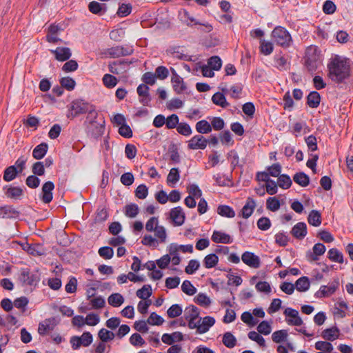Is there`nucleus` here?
Listing matches in <instances>:
<instances>
[{"label":"nucleus","mask_w":353,"mask_h":353,"mask_svg":"<svg viewBox=\"0 0 353 353\" xmlns=\"http://www.w3.org/2000/svg\"><path fill=\"white\" fill-rule=\"evenodd\" d=\"M327 68L329 78L336 83H342L351 74L350 60L339 55L331 59Z\"/></svg>","instance_id":"obj_1"},{"label":"nucleus","mask_w":353,"mask_h":353,"mask_svg":"<svg viewBox=\"0 0 353 353\" xmlns=\"http://www.w3.org/2000/svg\"><path fill=\"white\" fill-rule=\"evenodd\" d=\"M85 113H88V117L92 119H95L98 114L92 105L83 100H75L71 103L70 113L68 117H72L74 118L79 114Z\"/></svg>","instance_id":"obj_2"},{"label":"nucleus","mask_w":353,"mask_h":353,"mask_svg":"<svg viewBox=\"0 0 353 353\" xmlns=\"http://www.w3.org/2000/svg\"><path fill=\"white\" fill-rule=\"evenodd\" d=\"M272 37L274 43L283 48L289 47L292 41L290 32L281 26L274 28L272 32Z\"/></svg>","instance_id":"obj_3"},{"label":"nucleus","mask_w":353,"mask_h":353,"mask_svg":"<svg viewBox=\"0 0 353 353\" xmlns=\"http://www.w3.org/2000/svg\"><path fill=\"white\" fill-rule=\"evenodd\" d=\"M93 341L92 335L89 332H85L81 336H73L70 338V344L73 350H78L81 346L88 347Z\"/></svg>","instance_id":"obj_4"},{"label":"nucleus","mask_w":353,"mask_h":353,"mask_svg":"<svg viewBox=\"0 0 353 353\" xmlns=\"http://www.w3.org/2000/svg\"><path fill=\"white\" fill-rule=\"evenodd\" d=\"M316 50L310 47L307 49L305 53V65L310 72H314L319 65V55L316 53Z\"/></svg>","instance_id":"obj_5"},{"label":"nucleus","mask_w":353,"mask_h":353,"mask_svg":"<svg viewBox=\"0 0 353 353\" xmlns=\"http://www.w3.org/2000/svg\"><path fill=\"white\" fill-rule=\"evenodd\" d=\"M185 319L188 321L190 329H195L196 321L199 319V310L194 305H190L185 310Z\"/></svg>","instance_id":"obj_6"},{"label":"nucleus","mask_w":353,"mask_h":353,"mask_svg":"<svg viewBox=\"0 0 353 353\" xmlns=\"http://www.w3.org/2000/svg\"><path fill=\"white\" fill-rule=\"evenodd\" d=\"M339 282L338 280H335L330 282L327 285L321 286L320 289L315 293L316 298L328 297L333 294L336 290L339 288Z\"/></svg>","instance_id":"obj_7"},{"label":"nucleus","mask_w":353,"mask_h":353,"mask_svg":"<svg viewBox=\"0 0 353 353\" xmlns=\"http://www.w3.org/2000/svg\"><path fill=\"white\" fill-rule=\"evenodd\" d=\"M214 323L215 319L212 316H207L203 319L199 318L196 321L195 329H196L197 333L204 334L207 332Z\"/></svg>","instance_id":"obj_8"},{"label":"nucleus","mask_w":353,"mask_h":353,"mask_svg":"<svg viewBox=\"0 0 353 353\" xmlns=\"http://www.w3.org/2000/svg\"><path fill=\"white\" fill-rule=\"evenodd\" d=\"M283 314L288 317L285 320L288 325L300 326L303 323V320L299 315V312L296 310L288 307L284 310Z\"/></svg>","instance_id":"obj_9"},{"label":"nucleus","mask_w":353,"mask_h":353,"mask_svg":"<svg viewBox=\"0 0 353 353\" xmlns=\"http://www.w3.org/2000/svg\"><path fill=\"white\" fill-rule=\"evenodd\" d=\"M54 189V185L52 181L46 182L41 189L40 199L46 204L50 203L53 199L52 191Z\"/></svg>","instance_id":"obj_10"},{"label":"nucleus","mask_w":353,"mask_h":353,"mask_svg":"<svg viewBox=\"0 0 353 353\" xmlns=\"http://www.w3.org/2000/svg\"><path fill=\"white\" fill-rule=\"evenodd\" d=\"M149 90V87L145 84H140L137 88L139 102L145 106L150 105L152 100Z\"/></svg>","instance_id":"obj_11"},{"label":"nucleus","mask_w":353,"mask_h":353,"mask_svg":"<svg viewBox=\"0 0 353 353\" xmlns=\"http://www.w3.org/2000/svg\"><path fill=\"white\" fill-rule=\"evenodd\" d=\"M242 261L252 268H259L261 265V260L259 257L253 252L246 251L241 256Z\"/></svg>","instance_id":"obj_12"},{"label":"nucleus","mask_w":353,"mask_h":353,"mask_svg":"<svg viewBox=\"0 0 353 353\" xmlns=\"http://www.w3.org/2000/svg\"><path fill=\"white\" fill-rule=\"evenodd\" d=\"M208 143V140L202 135H195L188 141V147L190 150H204Z\"/></svg>","instance_id":"obj_13"},{"label":"nucleus","mask_w":353,"mask_h":353,"mask_svg":"<svg viewBox=\"0 0 353 353\" xmlns=\"http://www.w3.org/2000/svg\"><path fill=\"white\" fill-rule=\"evenodd\" d=\"M170 218L174 225H182L185 221V216L183 209L179 206L172 208L170 212Z\"/></svg>","instance_id":"obj_14"},{"label":"nucleus","mask_w":353,"mask_h":353,"mask_svg":"<svg viewBox=\"0 0 353 353\" xmlns=\"http://www.w3.org/2000/svg\"><path fill=\"white\" fill-rule=\"evenodd\" d=\"M55 318L46 319L39 324L38 333L41 336L46 335L49 332L52 331L56 326Z\"/></svg>","instance_id":"obj_15"},{"label":"nucleus","mask_w":353,"mask_h":353,"mask_svg":"<svg viewBox=\"0 0 353 353\" xmlns=\"http://www.w3.org/2000/svg\"><path fill=\"white\" fill-rule=\"evenodd\" d=\"M179 16L181 21L188 26H192V23L195 25L199 24L205 26L208 32L212 30V28L210 25L208 23H201L197 21L190 14V13L186 10H183L182 12H181Z\"/></svg>","instance_id":"obj_16"},{"label":"nucleus","mask_w":353,"mask_h":353,"mask_svg":"<svg viewBox=\"0 0 353 353\" xmlns=\"http://www.w3.org/2000/svg\"><path fill=\"white\" fill-rule=\"evenodd\" d=\"M171 70L172 74L171 82L173 89L177 94H180L186 89L185 84L183 79L176 72L174 69L171 68Z\"/></svg>","instance_id":"obj_17"},{"label":"nucleus","mask_w":353,"mask_h":353,"mask_svg":"<svg viewBox=\"0 0 353 353\" xmlns=\"http://www.w3.org/2000/svg\"><path fill=\"white\" fill-rule=\"evenodd\" d=\"M325 247L323 243H316L312 248V252L307 253V258L310 261H316L319 260V256L325 253Z\"/></svg>","instance_id":"obj_18"},{"label":"nucleus","mask_w":353,"mask_h":353,"mask_svg":"<svg viewBox=\"0 0 353 353\" xmlns=\"http://www.w3.org/2000/svg\"><path fill=\"white\" fill-rule=\"evenodd\" d=\"M51 52L55 56V59L59 61H65L71 57V50L69 48L58 47L55 50H52Z\"/></svg>","instance_id":"obj_19"},{"label":"nucleus","mask_w":353,"mask_h":353,"mask_svg":"<svg viewBox=\"0 0 353 353\" xmlns=\"http://www.w3.org/2000/svg\"><path fill=\"white\" fill-rule=\"evenodd\" d=\"M291 234L298 239H303L307 234V226L303 222H299L292 229Z\"/></svg>","instance_id":"obj_20"},{"label":"nucleus","mask_w":353,"mask_h":353,"mask_svg":"<svg viewBox=\"0 0 353 353\" xmlns=\"http://www.w3.org/2000/svg\"><path fill=\"white\" fill-rule=\"evenodd\" d=\"M339 335L340 330L336 326H333L330 328H327L321 332L322 338L328 341H333L339 339Z\"/></svg>","instance_id":"obj_21"},{"label":"nucleus","mask_w":353,"mask_h":353,"mask_svg":"<svg viewBox=\"0 0 353 353\" xmlns=\"http://www.w3.org/2000/svg\"><path fill=\"white\" fill-rule=\"evenodd\" d=\"M106 54L109 55L110 57L117 58L127 56L130 54V52L128 49L122 46H117L108 48L107 50Z\"/></svg>","instance_id":"obj_22"},{"label":"nucleus","mask_w":353,"mask_h":353,"mask_svg":"<svg viewBox=\"0 0 353 353\" xmlns=\"http://www.w3.org/2000/svg\"><path fill=\"white\" fill-rule=\"evenodd\" d=\"M255 207V201L252 198L248 197L245 205L241 210L242 216L244 219L249 218L252 214Z\"/></svg>","instance_id":"obj_23"},{"label":"nucleus","mask_w":353,"mask_h":353,"mask_svg":"<svg viewBox=\"0 0 353 353\" xmlns=\"http://www.w3.org/2000/svg\"><path fill=\"white\" fill-rule=\"evenodd\" d=\"M19 212L11 205L0 206V218L11 219L18 216Z\"/></svg>","instance_id":"obj_24"},{"label":"nucleus","mask_w":353,"mask_h":353,"mask_svg":"<svg viewBox=\"0 0 353 353\" xmlns=\"http://www.w3.org/2000/svg\"><path fill=\"white\" fill-rule=\"evenodd\" d=\"M48 145L46 143H41L37 145L32 151V156L35 159H43L47 153Z\"/></svg>","instance_id":"obj_25"},{"label":"nucleus","mask_w":353,"mask_h":353,"mask_svg":"<svg viewBox=\"0 0 353 353\" xmlns=\"http://www.w3.org/2000/svg\"><path fill=\"white\" fill-rule=\"evenodd\" d=\"M212 240L215 243H230L232 242V239L229 234L219 231H214L213 232Z\"/></svg>","instance_id":"obj_26"},{"label":"nucleus","mask_w":353,"mask_h":353,"mask_svg":"<svg viewBox=\"0 0 353 353\" xmlns=\"http://www.w3.org/2000/svg\"><path fill=\"white\" fill-rule=\"evenodd\" d=\"M89 11L95 14H102L105 12V5L97 1H91L88 5Z\"/></svg>","instance_id":"obj_27"},{"label":"nucleus","mask_w":353,"mask_h":353,"mask_svg":"<svg viewBox=\"0 0 353 353\" xmlns=\"http://www.w3.org/2000/svg\"><path fill=\"white\" fill-rule=\"evenodd\" d=\"M20 279L23 283L29 285H33L37 281V276L32 274L29 270H23Z\"/></svg>","instance_id":"obj_28"},{"label":"nucleus","mask_w":353,"mask_h":353,"mask_svg":"<svg viewBox=\"0 0 353 353\" xmlns=\"http://www.w3.org/2000/svg\"><path fill=\"white\" fill-rule=\"evenodd\" d=\"M294 181L301 187H306L309 185L310 178L304 172L296 173L293 176Z\"/></svg>","instance_id":"obj_29"},{"label":"nucleus","mask_w":353,"mask_h":353,"mask_svg":"<svg viewBox=\"0 0 353 353\" xmlns=\"http://www.w3.org/2000/svg\"><path fill=\"white\" fill-rule=\"evenodd\" d=\"M308 223L315 227H318L321 224V214L315 210H312L307 217Z\"/></svg>","instance_id":"obj_30"},{"label":"nucleus","mask_w":353,"mask_h":353,"mask_svg":"<svg viewBox=\"0 0 353 353\" xmlns=\"http://www.w3.org/2000/svg\"><path fill=\"white\" fill-rule=\"evenodd\" d=\"M212 101L215 105L221 108H227L230 105V103L226 101L224 94L219 92L214 94L212 97Z\"/></svg>","instance_id":"obj_31"},{"label":"nucleus","mask_w":353,"mask_h":353,"mask_svg":"<svg viewBox=\"0 0 353 353\" xmlns=\"http://www.w3.org/2000/svg\"><path fill=\"white\" fill-rule=\"evenodd\" d=\"M321 101L320 94L316 92H311L307 97V105L312 108H316L319 106Z\"/></svg>","instance_id":"obj_32"},{"label":"nucleus","mask_w":353,"mask_h":353,"mask_svg":"<svg viewBox=\"0 0 353 353\" xmlns=\"http://www.w3.org/2000/svg\"><path fill=\"white\" fill-rule=\"evenodd\" d=\"M295 288L299 292H305L309 290L310 283L307 276L299 278L294 284Z\"/></svg>","instance_id":"obj_33"},{"label":"nucleus","mask_w":353,"mask_h":353,"mask_svg":"<svg viewBox=\"0 0 353 353\" xmlns=\"http://www.w3.org/2000/svg\"><path fill=\"white\" fill-rule=\"evenodd\" d=\"M196 131L200 134H208L212 131L210 123L206 120H201L196 123Z\"/></svg>","instance_id":"obj_34"},{"label":"nucleus","mask_w":353,"mask_h":353,"mask_svg":"<svg viewBox=\"0 0 353 353\" xmlns=\"http://www.w3.org/2000/svg\"><path fill=\"white\" fill-rule=\"evenodd\" d=\"M108 303L115 307H119L124 302L123 296L119 293H113L108 298Z\"/></svg>","instance_id":"obj_35"},{"label":"nucleus","mask_w":353,"mask_h":353,"mask_svg":"<svg viewBox=\"0 0 353 353\" xmlns=\"http://www.w3.org/2000/svg\"><path fill=\"white\" fill-rule=\"evenodd\" d=\"M180 179L179 170L178 168H173L170 170L167 176V183L169 185L173 186Z\"/></svg>","instance_id":"obj_36"},{"label":"nucleus","mask_w":353,"mask_h":353,"mask_svg":"<svg viewBox=\"0 0 353 353\" xmlns=\"http://www.w3.org/2000/svg\"><path fill=\"white\" fill-rule=\"evenodd\" d=\"M217 213L221 216L233 218L235 216L234 210L226 205H221L217 208Z\"/></svg>","instance_id":"obj_37"},{"label":"nucleus","mask_w":353,"mask_h":353,"mask_svg":"<svg viewBox=\"0 0 353 353\" xmlns=\"http://www.w3.org/2000/svg\"><path fill=\"white\" fill-rule=\"evenodd\" d=\"M327 257L330 260L339 263H343V254L336 248H332L328 251Z\"/></svg>","instance_id":"obj_38"},{"label":"nucleus","mask_w":353,"mask_h":353,"mask_svg":"<svg viewBox=\"0 0 353 353\" xmlns=\"http://www.w3.org/2000/svg\"><path fill=\"white\" fill-rule=\"evenodd\" d=\"M23 194V190L19 187H10L5 192L8 198L12 199H19Z\"/></svg>","instance_id":"obj_39"},{"label":"nucleus","mask_w":353,"mask_h":353,"mask_svg":"<svg viewBox=\"0 0 353 353\" xmlns=\"http://www.w3.org/2000/svg\"><path fill=\"white\" fill-rule=\"evenodd\" d=\"M222 342L227 347L232 348L236 345V339L232 333L226 332L223 336Z\"/></svg>","instance_id":"obj_40"},{"label":"nucleus","mask_w":353,"mask_h":353,"mask_svg":"<svg viewBox=\"0 0 353 353\" xmlns=\"http://www.w3.org/2000/svg\"><path fill=\"white\" fill-rule=\"evenodd\" d=\"M98 336L102 342H108L114 339L115 334L105 328H101L99 331Z\"/></svg>","instance_id":"obj_41"},{"label":"nucleus","mask_w":353,"mask_h":353,"mask_svg":"<svg viewBox=\"0 0 353 353\" xmlns=\"http://www.w3.org/2000/svg\"><path fill=\"white\" fill-rule=\"evenodd\" d=\"M139 207L135 203L128 204L125 206L124 213L126 216L134 218L139 214Z\"/></svg>","instance_id":"obj_42"},{"label":"nucleus","mask_w":353,"mask_h":353,"mask_svg":"<svg viewBox=\"0 0 353 353\" xmlns=\"http://www.w3.org/2000/svg\"><path fill=\"white\" fill-rule=\"evenodd\" d=\"M137 296L141 299H147L152 295V288L150 285H144L141 289L137 291Z\"/></svg>","instance_id":"obj_43"},{"label":"nucleus","mask_w":353,"mask_h":353,"mask_svg":"<svg viewBox=\"0 0 353 353\" xmlns=\"http://www.w3.org/2000/svg\"><path fill=\"white\" fill-rule=\"evenodd\" d=\"M18 170H17L15 165H10L5 170L3 179L6 181H11L15 179Z\"/></svg>","instance_id":"obj_44"},{"label":"nucleus","mask_w":353,"mask_h":353,"mask_svg":"<svg viewBox=\"0 0 353 353\" xmlns=\"http://www.w3.org/2000/svg\"><path fill=\"white\" fill-rule=\"evenodd\" d=\"M273 44L264 39L260 40V51L265 55H269L273 52Z\"/></svg>","instance_id":"obj_45"},{"label":"nucleus","mask_w":353,"mask_h":353,"mask_svg":"<svg viewBox=\"0 0 353 353\" xmlns=\"http://www.w3.org/2000/svg\"><path fill=\"white\" fill-rule=\"evenodd\" d=\"M194 301L198 305L203 306V307H208L211 303V300L210 297H208L204 293H199L195 297H194Z\"/></svg>","instance_id":"obj_46"},{"label":"nucleus","mask_w":353,"mask_h":353,"mask_svg":"<svg viewBox=\"0 0 353 353\" xmlns=\"http://www.w3.org/2000/svg\"><path fill=\"white\" fill-rule=\"evenodd\" d=\"M219 258L215 254H210L204 258V265L206 268H212L216 265Z\"/></svg>","instance_id":"obj_47"},{"label":"nucleus","mask_w":353,"mask_h":353,"mask_svg":"<svg viewBox=\"0 0 353 353\" xmlns=\"http://www.w3.org/2000/svg\"><path fill=\"white\" fill-rule=\"evenodd\" d=\"M288 332L285 330H281L273 332L272 339L274 343H279L284 341L288 337Z\"/></svg>","instance_id":"obj_48"},{"label":"nucleus","mask_w":353,"mask_h":353,"mask_svg":"<svg viewBox=\"0 0 353 353\" xmlns=\"http://www.w3.org/2000/svg\"><path fill=\"white\" fill-rule=\"evenodd\" d=\"M315 348L317 350L323 351L327 353L332 352L333 350V345L328 341H319L315 343Z\"/></svg>","instance_id":"obj_49"},{"label":"nucleus","mask_w":353,"mask_h":353,"mask_svg":"<svg viewBox=\"0 0 353 353\" xmlns=\"http://www.w3.org/2000/svg\"><path fill=\"white\" fill-rule=\"evenodd\" d=\"M292 183L290 177L287 174H281L278 177V185L283 189H288Z\"/></svg>","instance_id":"obj_50"},{"label":"nucleus","mask_w":353,"mask_h":353,"mask_svg":"<svg viewBox=\"0 0 353 353\" xmlns=\"http://www.w3.org/2000/svg\"><path fill=\"white\" fill-rule=\"evenodd\" d=\"M181 290L187 295L192 296L196 292V288L188 280H185L181 285Z\"/></svg>","instance_id":"obj_51"},{"label":"nucleus","mask_w":353,"mask_h":353,"mask_svg":"<svg viewBox=\"0 0 353 353\" xmlns=\"http://www.w3.org/2000/svg\"><path fill=\"white\" fill-rule=\"evenodd\" d=\"M189 196L196 199H199L202 196V192L196 184H190L187 188Z\"/></svg>","instance_id":"obj_52"},{"label":"nucleus","mask_w":353,"mask_h":353,"mask_svg":"<svg viewBox=\"0 0 353 353\" xmlns=\"http://www.w3.org/2000/svg\"><path fill=\"white\" fill-rule=\"evenodd\" d=\"M117 79L110 74H105L103 77V83L105 87L112 88L117 84Z\"/></svg>","instance_id":"obj_53"},{"label":"nucleus","mask_w":353,"mask_h":353,"mask_svg":"<svg viewBox=\"0 0 353 353\" xmlns=\"http://www.w3.org/2000/svg\"><path fill=\"white\" fill-rule=\"evenodd\" d=\"M132 6L130 3H121L117 10V15L120 17H125L132 12Z\"/></svg>","instance_id":"obj_54"},{"label":"nucleus","mask_w":353,"mask_h":353,"mask_svg":"<svg viewBox=\"0 0 353 353\" xmlns=\"http://www.w3.org/2000/svg\"><path fill=\"white\" fill-rule=\"evenodd\" d=\"M280 202L276 197H269L266 201V207L269 210L275 212L280 208Z\"/></svg>","instance_id":"obj_55"},{"label":"nucleus","mask_w":353,"mask_h":353,"mask_svg":"<svg viewBox=\"0 0 353 353\" xmlns=\"http://www.w3.org/2000/svg\"><path fill=\"white\" fill-rule=\"evenodd\" d=\"M182 312V307L179 304H174L168 310L167 314L169 318H175L179 316Z\"/></svg>","instance_id":"obj_56"},{"label":"nucleus","mask_w":353,"mask_h":353,"mask_svg":"<svg viewBox=\"0 0 353 353\" xmlns=\"http://www.w3.org/2000/svg\"><path fill=\"white\" fill-rule=\"evenodd\" d=\"M61 85L69 91L74 90L76 83L75 81L70 77H63L60 80Z\"/></svg>","instance_id":"obj_57"},{"label":"nucleus","mask_w":353,"mask_h":353,"mask_svg":"<svg viewBox=\"0 0 353 353\" xmlns=\"http://www.w3.org/2000/svg\"><path fill=\"white\" fill-rule=\"evenodd\" d=\"M248 338L252 341L256 342L261 347L265 346V339L262 336L260 335V333L259 332L255 331H250L248 333Z\"/></svg>","instance_id":"obj_58"},{"label":"nucleus","mask_w":353,"mask_h":353,"mask_svg":"<svg viewBox=\"0 0 353 353\" xmlns=\"http://www.w3.org/2000/svg\"><path fill=\"white\" fill-rule=\"evenodd\" d=\"M154 236L157 238L160 243H165L167 238L165 228L163 225H159L154 231Z\"/></svg>","instance_id":"obj_59"},{"label":"nucleus","mask_w":353,"mask_h":353,"mask_svg":"<svg viewBox=\"0 0 353 353\" xmlns=\"http://www.w3.org/2000/svg\"><path fill=\"white\" fill-rule=\"evenodd\" d=\"M179 117L176 114H172L165 119V125L168 129H173L179 125Z\"/></svg>","instance_id":"obj_60"},{"label":"nucleus","mask_w":353,"mask_h":353,"mask_svg":"<svg viewBox=\"0 0 353 353\" xmlns=\"http://www.w3.org/2000/svg\"><path fill=\"white\" fill-rule=\"evenodd\" d=\"M147 322L150 325H160L163 324V323L164 322V320L161 316L158 315L157 313L152 312L150 314V316L148 317Z\"/></svg>","instance_id":"obj_61"},{"label":"nucleus","mask_w":353,"mask_h":353,"mask_svg":"<svg viewBox=\"0 0 353 353\" xmlns=\"http://www.w3.org/2000/svg\"><path fill=\"white\" fill-rule=\"evenodd\" d=\"M32 172L34 175L42 176L45 173V168L43 161L35 162L32 167Z\"/></svg>","instance_id":"obj_62"},{"label":"nucleus","mask_w":353,"mask_h":353,"mask_svg":"<svg viewBox=\"0 0 353 353\" xmlns=\"http://www.w3.org/2000/svg\"><path fill=\"white\" fill-rule=\"evenodd\" d=\"M176 130L183 136H189L192 132L190 125L186 123H179L176 127Z\"/></svg>","instance_id":"obj_63"},{"label":"nucleus","mask_w":353,"mask_h":353,"mask_svg":"<svg viewBox=\"0 0 353 353\" xmlns=\"http://www.w3.org/2000/svg\"><path fill=\"white\" fill-rule=\"evenodd\" d=\"M208 64L214 70H219L221 68L222 62L219 57L213 56L209 59Z\"/></svg>","instance_id":"obj_64"}]
</instances>
